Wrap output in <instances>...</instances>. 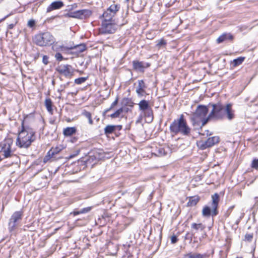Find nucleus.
<instances>
[{"label": "nucleus", "instance_id": "20e7f679", "mask_svg": "<svg viewBox=\"0 0 258 258\" xmlns=\"http://www.w3.org/2000/svg\"><path fill=\"white\" fill-rule=\"evenodd\" d=\"M169 129L170 132L174 135L180 134L186 136H189L191 132V128L188 125L183 114L180 115L178 118L174 120L170 124Z\"/></svg>", "mask_w": 258, "mask_h": 258}, {"label": "nucleus", "instance_id": "a878e982", "mask_svg": "<svg viewBox=\"0 0 258 258\" xmlns=\"http://www.w3.org/2000/svg\"><path fill=\"white\" fill-rule=\"evenodd\" d=\"M133 64L134 69L136 70L142 71L144 68L142 62L134 61L133 62Z\"/></svg>", "mask_w": 258, "mask_h": 258}, {"label": "nucleus", "instance_id": "423d86ee", "mask_svg": "<svg viewBox=\"0 0 258 258\" xmlns=\"http://www.w3.org/2000/svg\"><path fill=\"white\" fill-rule=\"evenodd\" d=\"M212 202L211 209L208 206H205L202 210V215L204 217H209L211 215L214 217L218 215V207L219 202V196L215 193L212 196Z\"/></svg>", "mask_w": 258, "mask_h": 258}, {"label": "nucleus", "instance_id": "a19ab883", "mask_svg": "<svg viewBox=\"0 0 258 258\" xmlns=\"http://www.w3.org/2000/svg\"><path fill=\"white\" fill-rule=\"evenodd\" d=\"M15 25V24H11L8 25V28L9 29H12L14 27Z\"/></svg>", "mask_w": 258, "mask_h": 258}, {"label": "nucleus", "instance_id": "f704fd0d", "mask_svg": "<svg viewBox=\"0 0 258 258\" xmlns=\"http://www.w3.org/2000/svg\"><path fill=\"white\" fill-rule=\"evenodd\" d=\"M253 236L250 234H246L245 235V240L250 241L252 239Z\"/></svg>", "mask_w": 258, "mask_h": 258}, {"label": "nucleus", "instance_id": "8fccbe9b", "mask_svg": "<svg viewBox=\"0 0 258 258\" xmlns=\"http://www.w3.org/2000/svg\"><path fill=\"white\" fill-rule=\"evenodd\" d=\"M236 258H242V257H237Z\"/></svg>", "mask_w": 258, "mask_h": 258}, {"label": "nucleus", "instance_id": "6ab92c4d", "mask_svg": "<svg viewBox=\"0 0 258 258\" xmlns=\"http://www.w3.org/2000/svg\"><path fill=\"white\" fill-rule=\"evenodd\" d=\"M233 36L231 33H223L217 39V43H221L227 41H231Z\"/></svg>", "mask_w": 258, "mask_h": 258}, {"label": "nucleus", "instance_id": "0eeeda50", "mask_svg": "<svg viewBox=\"0 0 258 258\" xmlns=\"http://www.w3.org/2000/svg\"><path fill=\"white\" fill-rule=\"evenodd\" d=\"M139 110L143 113L146 118H148L150 121L153 118V112L152 108L149 105V102L146 100H141L139 104Z\"/></svg>", "mask_w": 258, "mask_h": 258}, {"label": "nucleus", "instance_id": "473e14b6", "mask_svg": "<svg viewBox=\"0 0 258 258\" xmlns=\"http://www.w3.org/2000/svg\"><path fill=\"white\" fill-rule=\"evenodd\" d=\"M55 57L56 59V60H57L59 61H60L63 59V57L62 55L59 52H57L55 54Z\"/></svg>", "mask_w": 258, "mask_h": 258}, {"label": "nucleus", "instance_id": "c85d7f7f", "mask_svg": "<svg viewBox=\"0 0 258 258\" xmlns=\"http://www.w3.org/2000/svg\"><path fill=\"white\" fill-rule=\"evenodd\" d=\"M124 111L123 108L121 107L113 113L111 114L110 116L112 118L119 117L120 114Z\"/></svg>", "mask_w": 258, "mask_h": 258}, {"label": "nucleus", "instance_id": "c03bdc74", "mask_svg": "<svg viewBox=\"0 0 258 258\" xmlns=\"http://www.w3.org/2000/svg\"><path fill=\"white\" fill-rule=\"evenodd\" d=\"M173 4H172V3L171 4H170V3H168L167 4H166V7H167V8H169L170 7V6H171Z\"/></svg>", "mask_w": 258, "mask_h": 258}, {"label": "nucleus", "instance_id": "1a4fd4ad", "mask_svg": "<svg viewBox=\"0 0 258 258\" xmlns=\"http://www.w3.org/2000/svg\"><path fill=\"white\" fill-rule=\"evenodd\" d=\"M12 141L10 140H5L0 144V147L1 148L0 152L3 153V155L5 158L12 157L15 155L12 151Z\"/></svg>", "mask_w": 258, "mask_h": 258}, {"label": "nucleus", "instance_id": "4be33fe9", "mask_svg": "<svg viewBox=\"0 0 258 258\" xmlns=\"http://www.w3.org/2000/svg\"><path fill=\"white\" fill-rule=\"evenodd\" d=\"M183 258H206V254L190 252L185 254Z\"/></svg>", "mask_w": 258, "mask_h": 258}, {"label": "nucleus", "instance_id": "ddd939ff", "mask_svg": "<svg viewBox=\"0 0 258 258\" xmlns=\"http://www.w3.org/2000/svg\"><path fill=\"white\" fill-rule=\"evenodd\" d=\"M60 48L63 50H73V53L79 54L86 50V46L84 43H82L78 45L70 46H64L62 45L60 46Z\"/></svg>", "mask_w": 258, "mask_h": 258}, {"label": "nucleus", "instance_id": "3c124183", "mask_svg": "<svg viewBox=\"0 0 258 258\" xmlns=\"http://www.w3.org/2000/svg\"><path fill=\"white\" fill-rule=\"evenodd\" d=\"M127 1H128L129 0H126Z\"/></svg>", "mask_w": 258, "mask_h": 258}, {"label": "nucleus", "instance_id": "f3484780", "mask_svg": "<svg viewBox=\"0 0 258 258\" xmlns=\"http://www.w3.org/2000/svg\"><path fill=\"white\" fill-rule=\"evenodd\" d=\"M91 15V11L87 9H84L74 12V15L72 17L79 19H84L87 17H89Z\"/></svg>", "mask_w": 258, "mask_h": 258}, {"label": "nucleus", "instance_id": "79ce46f5", "mask_svg": "<svg viewBox=\"0 0 258 258\" xmlns=\"http://www.w3.org/2000/svg\"><path fill=\"white\" fill-rule=\"evenodd\" d=\"M203 135H206L207 136H208L211 135L212 134L210 133L209 131L206 130L205 131V133H204Z\"/></svg>", "mask_w": 258, "mask_h": 258}, {"label": "nucleus", "instance_id": "a18cd8bd", "mask_svg": "<svg viewBox=\"0 0 258 258\" xmlns=\"http://www.w3.org/2000/svg\"><path fill=\"white\" fill-rule=\"evenodd\" d=\"M112 109V108H111V106H110L109 108L107 109L105 111V112H107L108 111H109L111 110Z\"/></svg>", "mask_w": 258, "mask_h": 258}, {"label": "nucleus", "instance_id": "58836bf2", "mask_svg": "<svg viewBox=\"0 0 258 258\" xmlns=\"http://www.w3.org/2000/svg\"><path fill=\"white\" fill-rule=\"evenodd\" d=\"M118 97H116V99L111 104V108H114L118 103Z\"/></svg>", "mask_w": 258, "mask_h": 258}, {"label": "nucleus", "instance_id": "49530a36", "mask_svg": "<svg viewBox=\"0 0 258 258\" xmlns=\"http://www.w3.org/2000/svg\"><path fill=\"white\" fill-rule=\"evenodd\" d=\"M123 109H124V111H125V112H127L128 109L127 108H126L125 109L123 108Z\"/></svg>", "mask_w": 258, "mask_h": 258}, {"label": "nucleus", "instance_id": "dca6fc26", "mask_svg": "<svg viewBox=\"0 0 258 258\" xmlns=\"http://www.w3.org/2000/svg\"><path fill=\"white\" fill-rule=\"evenodd\" d=\"M147 86L143 80H138V86L136 87V92L139 97H142L146 94Z\"/></svg>", "mask_w": 258, "mask_h": 258}, {"label": "nucleus", "instance_id": "b1692460", "mask_svg": "<svg viewBox=\"0 0 258 258\" xmlns=\"http://www.w3.org/2000/svg\"><path fill=\"white\" fill-rule=\"evenodd\" d=\"M205 226L202 223L197 224L195 223H193L191 225V229H194L196 231H198L199 230L203 231L205 229Z\"/></svg>", "mask_w": 258, "mask_h": 258}, {"label": "nucleus", "instance_id": "f8f14e48", "mask_svg": "<svg viewBox=\"0 0 258 258\" xmlns=\"http://www.w3.org/2000/svg\"><path fill=\"white\" fill-rule=\"evenodd\" d=\"M56 71L67 78H70L73 75L72 67L69 64H61L56 68Z\"/></svg>", "mask_w": 258, "mask_h": 258}, {"label": "nucleus", "instance_id": "f03ea898", "mask_svg": "<svg viewBox=\"0 0 258 258\" xmlns=\"http://www.w3.org/2000/svg\"><path fill=\"white\" fill-rule=\"evenodd\" d=\"M36 139L35 132L29 127H25L24 121L21 123V130L19 133L16 145L21 148H28Z\"/></svg>", "mask_w": 258, "mask_h": 258}, {"label": "nucleus", "instance_id": "de8ad7c7", "mask_svg": "<svg viewBox=\"0 0 258 258\" xmlns=\"http://www.w3.org/2000/svg\"><path fill=\"white\" fill-rule=\"evenodd\" d=\"M176 1L177 0H174L173 2H172V4H174Z\"/></svg>", "mask_w": 258, "mask_h": 258}, {"label": "nucleus", "instance_id": "f257e3e1", "mask_svg": "<svg viewBox=\"0 0 258 258\" xmlns=\"http://www.w3.org/2000/svg\"><path fill=\"white\" fill-rule=\"evenodd\" d=\"M213 107L210 112V116H214L216 119H223L227 118L229 120H232L235 117L234 110L232 109V105L228 103L223 105L221 103L212 104Z\"/></svg>", "mask_w": 258, "mask_h": 258}, {"label": "nucleus", "instance_id": "aec40b11", "mask_svg": "<svg viewBox=\"0 0 258 258\" xmlns=\"http://www.w3.org/2000/svg\"><path fill=\"white\" fill-rule=\"evenodd\" d=\"M200 197L198 196H195L188 198V201L187 203V206L193 207L196 206L200 201Z\"/></svg>", "mask_w": 258, "mask_h": 258}, {"label": "nucleus", "instance_id": "cd10ccee", "mask_svg": "<svg viewBox=\"0 0 258 258\" xmlns=\"http://www.w3.org/2000/svg\"><path fill=\"white\" fill-rule=\"evenodd\" d=\"M82 115L88 119V122L90 125H92L93 124V120L92 119V114L90 112L85 110L82 112Z\"/></svg>", "mask_w": 258, "mask_h": 258}, {"label": "nucleus", "instance_id": "2f4dec72", "mask_svg": "<svg viewBox=\"0 0 258 258\" xmlns=\"http://www.w3.org/2000/svg\"><path fill=\"white\" fill-rule=\"evenodd\" d=\"M87 80V78L81 77L75 80V83L77 84H81L85 82Z\"/></svg>", "mask_w": 258, "mask_h": 258}, {"label": "nucleus", "instance_id": "9b49d317", "mask_svg": "<svg viewBox=\"0 0 258 258\" xmlns=\"http://www.w3.org/2000/svg\"><path fill=\"white\" fill-rule=\"evenodd\" d=\"M23 216L22 211H16L14 212L10 219L9 222V229L12 231L17 226V222L21 220Z\"/></svg>", "mask_w": 258, "mask_h": 258}, {"label": "nucleus", "instance_id": "ea45409f", "mask_svg": "<svg viewBox=\"0 0 258 258\" xmlns=\"http://www.w3.org/2000/svg\"><path fill=\"white\" fill-rule=\"evenodd\" d=\"M122 128V126L120 125H115V130H120Z\"/></svg>", "mask_w": 258, "mask_h": 258}, {"label": "nucleus", "instance_id": "7c9ffc66", "mask_svg": "<svg viewBox=\"0 0 258 258\" xmlns=\"http://www.w3.org/2000/svg\"><path fill=\"white\" fill-rule=\"evenodd\" d=\"M251 167L255 170H258V158H254L252 161Z\"/></svg>", "mask_w": 258, "mask_h": 258}, {"label": "nucleus", "instance_id": "7ed1b4c3", "mask_svg": "<svg viewBox=\"0 0 258 258\" xmlns=\"http://www.w3.org/2000/svg\"><path fill=\"white\" fill-rule=\"evenodd\" d=\"M208 111L209 109L206 106L198 105L195 112L190 117L192 125L195 127L202 128L210 119L214 118V116H210V113L207 116Z\"/></svg>", "mask_w": 258, "mask_h": 258}, {"label": "nucleus", "instance_id": "39448f33", "mask_svg": "<svg viewBox=\"0 0 258 258\" xmlns=\"http://www.w3.org/2000/svg\"><path fill=\"white\" fill-rule=\"evenodd\" d=\"M33 40L35 44L41 47L50 46L55 41L54 37L48 32L36 34Z\"/></svg>", "mask_w": 258, "mask_h": 258}, {"label": "nucleus", "instance_id": "09e8293b", "mask_svg": "<svg viewBox=\"0 0 258 258\" xmlns=\"http://www.w3.org/2000/svg\"><path fill=\"white\" fill-rule=\"evenodd\" d=\"M73 157V156L72 155H71V156H70V157H71V158H72Z\"/></svg>", "mask_w": 258, "mask_h": 258}, {"label": "nucleus", "instance_id": "2eb2a0df", "mask_svg": "<svg viewBox=\"0 0 258 258\" xmlns=\"http://www.w3.org/2000/svg\"><path fill=\"white\" fill-rule=\"evenodd\" d=\"M219 142V138L218 136H214L209 138L206 141L202 142L201 148L202 149L211 147Z\"/></svg>", "mask_w": 258, "mask_h": 258}, {"label": "nucleus", "instance_id": "4468645a", "mask_svg": "<svg viewBox=\"0 0 258 258\" xmlns=\"http://www.w3.org/2000/svg\"><path fill=\"white\" fill-rule=\"evenodd\" d=\"M65 148L63 145H59L55 148H52L47 153V155L44 158V162H46L50 158H53L55 155L58 154Z\"/></svg>", "mask_w": 258, "mask_h": 258}, {"label": "nucleus", "instance_id": "9d476101", "mask_svg": "<svg viewBox=\"0 0 258 258\" xmlns=\"http://www.w3.org/2000/svg\"><path fill=\"white\" fill-rule=\"evenodd\" d=\"M116 30V25L113 21H102L100 32L102 34H112Z\"/></svg>", "mask_w": 258, "mask_h": 258}, {"label": "nucleus", "instance_id": "c756f323", "mask_svg": "<svg viewBox=\"0 0 258 258\" xmlns=\"http://www.w3.org/2000/svg\"><path fill=\"white\" fill-rule=\"evenodd\" d=\"M244 57H239L233 60L232 64L233 67H236L241 64L244 61Z\"/></svg>", "mask_w": 258, "mask_h": 258}, {"label": "nucleus", "instance_id": "72a5a7b5", "mask_svg": "<svg viewBox=\"0 0 258 258\" xmlns=\"http://www.w3.org/2000/svg\"><path fill=\"white\" fill-rule=\"evenodd\" d=\"M166 44V42L163 39H161L159 41L158 43L157 44V46L158 48H160L161 46L163 45H165Z\"/></svg>", "mask_w": 258, "mask_h": 258}, {"label": "nucleus", "instance_id": "37998d69", "mask_svg": "<svg viewBox=\"0 0 258 258\" xmlns=\"http://www.w3.org/2000/svg\"><path fill=\"white\" fill-rule=\"evenodd\" d=\"M10 15H11V14H10L8 15H7L6 16H5L4 18H3V19H2L1 20H0V22H2L4 20H5L6 18H7L8 17H9Z\"/></svg>", "mask_w": 258, "mask_h": 258}, {"label": "nucleus", "instance_id": "412c9836", "mask_svg": "<svg viewBox=\"0 0 258 258\" xmlns=\"http://www.w3.org/2000/svg\"><path fill=\"white\" fill-rule=\"evenodd\" d=\"M77 132L76 127H67L63 130V134L66 137H69L75 134Z\"/></svg>", "mask_w": 258, "mask_h": 258}, {"label": "nucleus", "instance_id": "c9c22d12", "mask_svg": "<svg viewBox=\"0 0 258 258\" xmlns=\"http://www.w3.org/2000/svg\"><path fill=\"white\" fill-rule=\"evenodd\" d=\"M35 24V22L34 20H30L28 22V26L30 28H32L34 26Z\"/></svg>", "mask_w": 258, "mask_h": 258}, {"label": "nucleus", "instance_id": "393cba45", "mask_svg": "<svg viewBox=\"0 0 258 258\" xmlns=\"http://www.w3.org/2000/svg\"><path fill=\"white\" fill-rule=\"evenodd\" d=\"M91 209V207H88L86 208H84L83 209H81L79 211H73L71 214H73L74 216H76L80 214H84L88 213Z\"/></svg>", "mask_w": 258, "mask_h": 258}, {"label": "nucleus", "instance_id": "e433bc0d", "mask_svg": "<svg viewBox=\"0 0 258 258\" xmlns=\"http://www.w3.org/2000/svg\"><path fill=\"white\" fill-rule=\"evenodd\" d=\"M42 62L45 64H47L48 63V57L47 55H43L42 58Z\"/></svg>", "mask_w": 258, "mask_h": 258}, {"label": "nucleus", "instance_id": "4c0bfd02", "mask_svg": "<svg viewBox=\"0 0 258 258\" xmlns=\"http://www.w3.org/2000/svg\"><path fill=\"white\" fill-rule=\"evenodd\" d=\"M177 237L175 235H173L171 237V241L172 243H175L177 241Z\"/></svg>", "mask_w": 258, "mask_h": 258}, {"label": "nucleus", "instance_id": "bb28decb", "mask_svg": "<svg viewBox=\"0 0 258 258\" xmlns=\"http://www.w3.org/2000/svg\"><path fill=\"white\" fill-rule=\"evenodd\" d=\"M115 131V125H107L104 130V134L105 135H109Z\"/></svg>", "mask_w": 258, "mask_h": 258}, {"label": "nucleus", "instance_id": "5701e85b", "mask_svg": "<svg viewBox=\"0 0 258 258\" xmlns=\"http://www.w3.org/2000/svg\"><path fill=\"white\" fill-rule=\"evenodd\" d=\"M44 104H45V106L47 111L49 113L52 114V112H53V109L52 108V102L51 100L49 98H46L45 100Z\"/></svg>", "mask_w": 258, "mask_h": 258}, {"label": "nucleus", "instance_id": "a211bd4d", "mask_svg": "<svg viewBox=\"0 0 258 258\" xmlns=\"http://www.w3.org/2000/svg\"><path fill=\"white\" fill-rule=\"evenodd\" d=\"M64 6L61 1H55L52 2L47 8V12H49L54 10L59 9Z\"/></svg>", "mask_w": 258, "mask_h": 258}, {"label": "nucleus", "instance_id": "6e6552de", "mask_svg": "<svg viewBox=\"0 0 258 258\" xmlns=\"http://www.w3.org/2000/svg\"><path fill=\"white\" fill-rule=\"evenodd\" d=\"M119 9V5H111L102 14V17L103 18V21H113V17H114Z\"/></svg>", "mask_w": 258, "mask_h": 258}]
</instances>
